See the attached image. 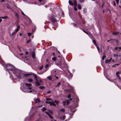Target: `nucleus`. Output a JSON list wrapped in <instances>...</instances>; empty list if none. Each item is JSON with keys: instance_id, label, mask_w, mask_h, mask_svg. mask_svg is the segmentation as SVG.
<instances>
[{"instance_id": "1", "label": "nucleus", "mask_w": 121, "mask_h": 121, "mask_svg": "<svg viewBox=\"0 0 121 121\" xmlns=\"http://www.w3.org/2000/svg\"><path fill=\"white\" fill-rule=\"evenodd\" d=\"M4 62H3L2 65L4 67L6 68V70L8 71L10 75V72L9 71H11L13 73L15 76V74L14 73L16 74L17 73V70L18 69H16L11 64H7L6 65L4 64Z\"/></svg>"}, {"instance_id": "2", "label": "nucleus", "mask_w": 121, "mask_h": 121, "mask_svg": "<svg viewBox=\"0 0 121 121\" xmlns=\"http://www.w3.org/2000/svg\"><path fill=\"white\" fill-rule=\"evenodd\" d=\"M17 70V73L16 74L14 73V74H15V76L19 79H22L25 76H28L33 74V73L32 72H30L29 73L24 74L19 70Z\"/></svg>"}, {"instance_id": "3", "label": "nucleus", "mask_w": 121, "mask_h": 121, "mask_svg": "<svg viewBox=\"0 0 121 121\" xmlns=\"http://www.w3.org/2000/svg\"><path fill=\"white\" fill-rule=\"evenodd\" d=\"M49 19L53 23H55L57 21H59L60 19L59 17H57V16L54 15H53V16L51 17Z\"/></svg>"}, {"instance_id": "4", "label": "nucleus", "mask_w": 121, "mask_h": 121, "mask_svg": "<svg viewBox=\"0 0 121 121\" xmlns=\"http://www.w3.org/2000/svg\"><path fill=\"white\" fill-rule=\"evenodd\" d=\"M73 3L70 0L69 1V4L72 6H74L76 7L77 6V2L76 0H73Z\"/></svg>"}, {"instance_id": "5", "label": "nucleus", "mask_w": 121, "mask_h": 121, "mask_svg": "<svg viewBox=\"0 0 121 121\" xmlns=\"http://www.w3.org/2000/svg\"><path fill=\"white\" fill-rule=\"evenodd\" d=\"M60 68H64L66 66V65L65 61L62 60L60 61Z\"/></svg>"}, {"instance_id": "6", "label": "nucleus", "mask_w": 121, "mask_h": 121, "mask_svg": "<svg viewBox=\"0 0 121 121\" xmlns=\"http://www.w3.org/2000/svg\"><path fill=\"white\" fill-rule=\"evenodd\" d=\"M112 58H111L109 60L107 59L105 60V63H107L110 62L112 60Z\"/></svg>"}, {"instance_id": "7", "label": "nucleus", "mask_w": 121, "mask_h": 121, "mask_svg": "<svg viewBox=\"0 0 121 121\" xmlns=\"http://www.w3.org/2000/svg\"><path fill=\"white\" fill-rule=\"evenodd\" d=\"M31 55L32 58L33 59L35 58V54L34 52H32Z\"/></svg>"}, {"instance_id": "8", "label": "nucleus", "mask_w": 121, "mask_h": 121, "mask_svg": "<svg viewBox=\"0 0 121 121\" xmlns=\"http://www.w3.org/2000/svg\"><path fill=\"white\" fill-rule=\"evenodd\" d=\"M35 101L36 103H39L40 102V100L39 99H35Z\"/></svg>"}, {"instance_id": "9", "label": "nucleus", "mask_w": 121, "mask_h": 121, "mask_svg": "<svg viewBox=\"0 0 121 121\" xmlns=\"http://www.w3.org/2000/svg\"><path fill=\"white\" fill-rule=\"evenodd\" d=\"M54 102H51L50 103V104L51 105H52L53 106H55L56 105L54 103Z\"/></svg>"}, {"instance_id": "10", "label": "nucleus", "mask_w": 121, "mask_h": 121, "mask_svg": "<svg viewBox=\"0 0 121 121\" xmlns=\"http://www.w3.org/2000/svg\"><path fill=\"white\" fill-rule=\"evenodd\" d=\"M120 74V73L119 72H117L116 73L117 76L120 79V78L119 77V75L118 74Z\"/></svg>"}, {"instance_id": "11", "label": "nucleus", "mask_w": 121, "mask_h": 121, "mask_svg": "<svg viewBox=\"0 0 121 121\" xmlns=\"http://www.w3.org/2000/svg\"><path fill=\"white\" fill-rule=\"evenodd\" d=\"M35 84L37 86H39L40 85V83L37 82H35Z\"/></svg>"}, {"instance_id": "12", "label": "nucleus", "mask_w": 121, "mask_h": 121, "mask_svg": "<svg viewBox=\"0 0 121 121\" xmlns=\"http://www.w3.org/2000/svg\"><path fill=\"white\" fill-rule=\"evenodd\" d=\"M25 84L26 85V86L28 87L31 86V84L29 83H25Z\"/></svg>"}, {"instance_id": "13", "label": "nucleus", "mask_w": 121, "mask_h": 121, "mask_svg": "<svg viewBox=\"0 0 121 121\" xmlns=\"http://www.w3.org/2000/svg\"><path fill=\"white\" fill-rule=\"evenodd\" d=\"M20 28L19 26H17V28L15 30V31L16 32L18 31L19 30Z\"/></svg>"}, {"instance_id": "14", "label": "nucleus", "mask_w": 121, "mask_h": 121, "mask_svg": "<svg viewBox=\"0 0 121 121\" xmlns=\"http://www.w3.org/2000/svg\"><path fill=\"white\" fill-rule=\"evenodd\" d=\"M65 118V116H63L62 117H60V119L62 120H64Z\"/></svg>"}, {"instance_id": "15", "label": "nucleus", "mask_w": 121, "mask_h": 121, "mask_svg": "<svg viewBox=\"0 0 121 121\" xmlns=\"http://www.w3.org/2000/svg\"><path fill=\"white\" fill-rule=\"evenodd\" d=\"M78 8L79 9H80L82 8V7L81 5L79 4H78Z\"/></svg>"}, {"instance_id": "16", "label": "nucleus", "mask_w": 121, "mask_h": 121, "mask_svg": "<svg viewBox=\"0 0 121 121\" xmlns=\"http://www.w3.org/2000/svg\"><path fill=\"white\" fill-rule=\"evenodd\" d=\"M8 18V17L7 16H5L3 17H0L1 18H2L3 19H6Z\"/></svg>"}, {"instance_id": "17", "label": "nucleus", "mask_w": 121, "mask_h": 121, "mask_svg": "<svg viewBox=\"0 0 121 121\" xmlns=\"http://www.w3.org/2000/svg\"><path fill=\"white\" fill-rule=\"evenodd\" d=\"M47 78L50 80H51L52 79V78H51V77L50 76H49Z\"/></svg>"}, {"instance_id": "18", "label": "nucleus", "mask_w": 121, "mask_h": 121, "mask_svg": "<svg viewBox=\"0 0 121 121\" xmlns=\"http://www.w3.org/2000/svg\"><path fill=\"white\" fill-rule=\"evenodd\" d=\"M34 75V77L35 78L36 80V81H38V80L37 79V77L36 75H35L34 73H33V74Z\"/></svg>"}, {"instance_id": "19", "label": "nucleus", "mask_w": 121, "mask_h": 121, "mask_svg": "<svg viewBox=\"0 0 121 121\" xmlns=\"http://www.w3.org/2000/svg\"><path fill=\"white\" fill-rule=\"evenodd\" d=\"M119 32H114L113 33V34L114 35H116L117 34H119Z\"/></svg>"}, {"instance_id": "20", "label": "nucleus", "mask_w": 121, "mask_h": 121, "mask_svg": "<svg viewBox=\"0 0 121 121\" xmlns=\"http://www.w3.org/2000/svg\"><path fill=\"white\" fill-rule=\"evenodd\" d=\"M60 111H61V112H65V109H64V108H62L60 110Z\"/></svg>"}, {"instance_id": "21", "label": "nucleus", "mask_w": 121, "mask_h": 121, "mask_svg": "<svg viewBox=\"0 0 121 121\" xmlns=\"http://www.w3.org/2000/svg\"><path fill=\"white\" fill-rule=\"evenodd\" d=\"M93 42L94 43V45L96 46H97V45L96 44L95 41V40H93Z\"/></svg>"}, {"instance_id": "22", "label": "nucleus", "mask_w": 121, "mask_h": 121, "mask_svg": "<svg viewBox=\"0 0 121 121\" xmlns=\"http://www.w3.org/2000/svg\"><path fill=\"white\" fill-rule=\"evenodd\" d=\"M28 81L29 82H32L33 81V80L31 78H29L28 79Z\"/></svg>"}, {"instance_id": "23", "label": "nucleus", "mask_w": 121, "mask_h": 121, "mask_svg": "<svg viewBox=\"0 0 121 121\" xmlns=\"http://www.w3.org/2000/svg\"><path fill=\"white\" fill-rule=\"evenodd\" d=\"M56 65H57L58 66H59L60 67V62H59V63H57L56 64Z\"/></svg>"}, {"instance_id": "24", "label": "nucleus", "mask_w": 121, "mask_h": 121, "mask_svg": "<svg viewBox=\"0 0 121 121\" xmlns=\"http://www.w3.org/2000/svg\"><path fill=\"white\" fill-rule=\"evenodd\" d=\"M79 1L81 3H83L84 2V0H79Z\"/></svg>"}, {"instance_id": "25", "label": "nucleus", "mask_w": 121, "mask_h": 121, "mask_svg": "<svg viewBox=\"0 0 121 121\" xmlns=\"http://www.w3.org/2000/svg\"><path fill=\"white\" fill-rule=\"evenodd\" d=\"M52 60L54 61H55L56 60V57H54L52 58Z\"/></svg>"}, {"instance_id": "26", "label": "nucleus", "mask_w": 121, "mask_h": 121, "mask_svg": "<svg viewBox=\"0 0 121 121\" xmlns=\"http://www.w3.org/2000/svg\"><path fill=\"white\" fill-rule=\"evenodd\" d=\"M43 68V66L42 65V66H41L39 67V70H41Z\"/></svg>"}, {"instance_id": "27", "label": "nucleus", "mask_w": 121, "mask_h": 121, "mask_svg": "<svg viewBox=\"0 0 121 121\" xmlns=\"http://www.w3.org/2000/svg\"><path fill=\"white\" fill-rule=\"evenodd\" d=\"M86 8H84L83 10V12L85 13L86 12Z\"/></svg>"}, {"instance_id": "28", "label": "nucleus", "mask_w": 121, "mask_h": 121, "mask_svg": "<svg viewBox=\"0 0 121 121\" xmlns=\"http://www.w3.org/2000/svg\"><path fill=\"white\" fill-rule=\"evenodd\" d=\"M46 110V109L44 107H43L42 108V111L44 112Z\"/></svg>"}, {"instance_id": "29", "label": "nucleus", "mask_w": 121, "mask_h": 121, "mask_svg": "<svg viewBox=\"0 0 121 121\" xmlns=\"http://www.w3.org/2000/svg\"><path fill=\"white\" fill-rule=\"evenodd\" d=\"M54 102H55L56 104H58L59 102L58 101L56 100H55L54 101Z\"/></svg>"}, {"instance_id": "30", "label": "nucleus", "mask_w": 121, "mask_h": 121, "mask_svg": "<svg viewBox=\"0 0 121 121\" xmlns=\"http://www.w3.org/2000/svg\"><path fill=\"white\" fill-rule=\"evenodd\" d=\"M60 82H59L58 83V84H57V85H54V86H55V87H57L58 85H60Z\"/></svg>"}, {"instance_id": "31", "label": "nucleus", "mask_w": 121, "mask_h": 121, "mask_svg": "<svg viewBox=\"0 0 121 121\" xmlns=\"http://www.w3.org/2000/svg\"><path fill=\"white\" fill-rule=\"evenodd\" d=\"M60 82H59L58 83V84H57V85H54V86H55V87H57L58 85H60Z\"/></svg>"}, {"instance_id": "32", "label": "nucleus", "mask_w": 121, "mask_h": 121, "mask_svg": "<svg viewBox=\"0 0 121 121\" xmlns=\"http://www.w3.org/2000/svg\"><path fill=\"white\" fill-rule=\"evenodd\" d=\"M60 82H59L58 83V84H57V85H54V86H55V87H57L58 85H60Z\"/></svg>"}, {"instance_id": "33", "label": "nucleus", "mask_w": 121, "mask_h": 121, "mask_svg": "<svg viewBox=\"0 0 121 121\" xmlns=\"http://www.w3.org/2000/svg\"><path fill=\"white\" fill-rule=\"evenodd\" d=\"M39 88L40 89H43L44 88V87L43 86H39Z\"/></svg>"}, {"instance_id": "34", "label": "nucleus", "mask_w": 121, "mask_h": 121, "mask_svg": "<svg viewBox=\"0 0 121 121\" xmlns=\"http://www.w3.org/2000/svg\"><path fill=\"white\" fill-rule=\"evenodd\" d=\"M51 6L53 7V8H54L55 7L54 5H56L55 4L54 5L53 4H52V3H51Z\"/></svg>"}, {"instance_id": "35", "label": "nucleus", "mask_w": 121, "mask_h": 121, "mask_svg": "<svg viewBox=\"0 0 121 121\" xmlns=\"http://www.w3.org/2000/svg\"><path fill=\"white\" fill-rule=\"evenodd\" d=\"M106 57V56L105 55L103 56L102 57V59L103 60H104V58Z\"/></svg>"}, {"instance_id": "36", "label": "nucleus", "mask_w": 121, "mask_h": 121, "mask_svg": "<svg viewBox=\"0 0 121 121\" xmlns=\"http://www.w3.org/2000/svg\"><path fill=\"white\" fill-rule=\"evenodd\" d=\"M67 105H68L69 103V100H67L66 101Z\"/></svg>"}, {"instance_id": "37", "label": "nucleus", "mask_w": 121, "mask_h": 121, "mask_svg": "<svg viewBox=\"0 0 121 121\" xmlns=\"http://www.w3.org/2000/svg\"><path fill=\"white\" fill-rule=\"evenodd\" d=\"M46 99L47 101H50L51 100V99L50 98H46Z\"/></svg>"}, {"instance_id": "38", "label": "nucleus", "mask_w": 121, "mask_h": 121, "mask_svg": "<svg viewBox=\"0 0 121 121\" xmlns=\"http://www.w3.org/2000/svg\"><path fill=\"white\" fill-rule=\"evenodd\" d=\"M45 113L47 114V115H48V116H49L50 115L49 113L47 111H45Z\"/></svg>"}, {"instance_id": "39", "label": "nucleus", "mask_w": 121, "mask_h": 121, "mask_svg": "<svg viewBox=\"0 0 121 121\" xmlns=\"http://www.w3.org/2000/svg\"><path fill=\"white\" fill-rule=\"evenodd\" d=\"M63 105L64 106L65 105V103H66L65 101H63Z\"/></svg>"}, {"instance_id": "40", "label": "nucleus", "mask_w": 121, "mask_h": 121, "mask_svg": "<svg viewBox=\"0 0 121 121\" xmlns=\"http://www.w3.org/2000/svg\"><path fill=\"white\" fill-rule=\"evenodd\" d=\"M114 56H116L117 57L118 56V55L117 54H114Z\"/></svg>"}, {"instance_id": "41", "label": "nucleus", "mask_w": 121, "mask_h": 121, "mask_svg": "<svg viewBox=\"0 0 121 121\" xmlns=\"http://www.w3.org/2000/svg\"><path fill=\"white\" fill-rule=\"evenodd\" d=\"M36 121H42V120L41 119H39L37 120Z\"/></svg>"}, {"instance_id": "42", "label": "nucleus", "mask_w": 121, "mask_h": 121, "mask_svg": "<svg viewBox=\"0 0 121 121\" xmlns=\"http://www.w3.org/2000/svg\"><path fill=\"white\" fill-rule=\"evenodd\" d=\"M71 97V95H68V98H70Z\"/></svg>"}, {"instance_id": "43", "label": "nucleus", "mask_w": 121, "mask_h": 121, "mask_svg": "<svg viewBox=\"0 0 121 121\" xmlns=\"http://www.w3.org/2000/svg\"><path fill=\"white\" fill-rule=\"evenodd\" d=\"M74 10L76 11H77V8L75 6H74Z\"/></svg>"}, {"instance_id": "44", "label": "nucleus", "mask_w": 121, "mask_h": 121, "mask_svg": "<svg viewBox=\"0 0 121 121\" xmlns=\"http://www.w3.org/2000/svg\"><path fill=\"white\" fill-rule=\"evenodd\" d=\"M112 3H113L114 4V6H115L116 5V4L115 3V2L114 1H113Z\"/></svg>"}, {"instance_id": "45", "label": "nucleus", "mask_w": 121, "mask_h": 121, "mask_svg": "<svg viewBox=\"0 0 121 121\" xmlns=\"http://www.w3.org/2000/svg\"><path fill=\"white\" fill-rule=\"evenodd\" d=\"M29 90H31L32 89V87H28V88H27Z\"/></svg>"}, {"instance_id": "46", "label": "nucleus", "mask_w": 121, "mask_h": 121, "mask_svg": "<svg viewBox=\"0 0 121 121\" xmlns=\"http://www.w3.org/2000/svg\"><path fill=\"white\" fill-rule=\"evenodd\" d=\"M25 60H28V59L26 58V57L25 56V58H24Z\"/></svg>"}, {"instance_id": "47", "label": "nucleus", "mask_w": 121, "mask_h": 121, "mask_svg": "<svg viewBox=\"0 0 121 121\" xmlns=\"http://www.w3.org/2000/svg\"><path fill=\"white\" fill-rule=\"evenodd\" d=\"M116 2L117 3V4H118L119 2V0H116Z\"/></svg>"}, {"instance_id": "48", "label": "nucleus", "mask_w": 121, "mask_h": 121, "mask_svg": "<svg viewBox=\"0 0 121 121\" xmlns=\"http://www.w3.org/2000/svg\"><path fill=\"white\" fill-rule=\"evenodd\" d=\"M28 35L29 36H30L31 34V33H28Z\"/></svg>"}, {"instance_id": "49", "label": "nucleus", "mask_w": 121, "mask_h": 121, "mask_svg": "<svg viewBox=\"0 0 121 121\" xmlns=\"http://www.w3.org/2000/svg\"><path fill=\"white\" fill-rule=\"evenodd\" d=\"M49 66V65L48 64H47L45 66V67L46 68L48 67Z\"/></svg>"}, {"instance_id": "50", "label": "nucleus", "mask_w": 121, "mask_h": 121, "mask_svg": "<svg viewBox=\"0 0 121 121\" xmlns=\"http://www.w3.org/2000/svg\"><path fill=\"white\" fill-rule=\"evenodd\" d=\"M32 91L30 90V91H27L26 92H28V93H31V92H32Z\"/></svg>"}, {"instance_id": "51", "label": "nucleus", "mask_w": 121, "mask_h": 121, "mask_svg": "<svg viewBox=\"0 0 121 121\" xmlns=\"http://www.w3.org/2000/svg\"><path fill=\"white\" fill-rule=\"evenodd\" d=\"M97 48L98 51H99V48L98 47H97Z\"/></svg>"}, {"instance_id": "52", "label": "nucleus", "mask_w": 121, "mask_h": 121, "mask_svg": "<svg viewBox=\"0 0 121 121\" xmlns=\"http://www.w3.org/2000/svg\"><path fill=\"white\" fill-rule=\"evenodd\" d=\"M21 13H22V14L23 15H24V16H25V14H24V13H23V12L22 11H21Z\"/></svg>"}, {"instance_id": "53", "label": "nucleus", "mask_w": 121, "mask_h": 121, "mask_svg": "<svg viewBox=\"0 0 121 121\" xmlns=\"http://www.w3.org/2000/svg\"><path fill=\"white\" fill-rule=\"evenodd\" d=\"M28 53H29L28 52H25V54L26 55H28Z\"/></svg>"}, {"instance_id": "54", "label": "nucleus", "mask_w": 121, "mask_h": 121, "mask_svg": "<svg viewBox=\"0 0 121 121\" xmlns=\"http://www.w3.org/2000/svg\"><path fill=\"white\" fill-rule=\"evenodd\" d=\"M82 30L84 32H85V33H86V34H87V32H86V31H85V30Z\"/></svg>"}, {"instance_id": "55", "label": "nucleus", "mask_w": 121, "mask_h": 121, "mask_svg": "<svg viewBox=\"0 0 121 121\" xmlns=\"http://www.w3.org/2000/svg\"><path fill=\"white\" fill-rule=\"evenodd\" d=\"M50 102L49 101H46V103H48V104H49V103L50 104V102Z\"/></svg>"}, {"instance_id": "56", "label": "nucleus", "mask_w": 121, "mask_h": 121, "mask_svg": "<svg viewBox=\"0 0 121 121\" xmlns=\"http://www.w3.org/2000/svg\"><path fill=\"white\" fill-rule=\"evenodd\" d=\"M49 117H50V118L51 119H52V116H50V115H49Z\"/></svg>"}, {"instance_id": "57", "label": "nucleus", "mask_w": 121, "mask_h": 121, "mask_svg": "<svg viewBox=\"0 0 121 121\" xmlns=\"http://www.w3.org/2000/svg\"><path fill=\"white\" fill-rule=\"evenodd\" d=\"M30 41V39L29 40H28V41L27 42V43H28Z\"/></svg>"}, {"instance_id": "58", "label": "nucleus", "mask_w": 121, "mask_h": 121, "mask_svg": "<svg viewBox=\"0 0 121 121\" xmlns=\"http://www.w3.org/2000/svg\"><path fill=\"white\" fill-rule=\"evenodd\" d=\"M51 92L50 91H48L47 92V93H48V94H49V93H50Z\"/></svg>"}, {"instance_id": "59", "label": "nucleus", "mask_w": 121, "mask_h": 121, "mask_svg": "<svg viewBox=\"0 0 121 121\" xmlns=\"http://www.w3.org/2000/svg\"><path fill=\"white\" fill-rule=\"evenodd\" d=\"M73 26H74V27L76 26V25L74 24H73Z\"/></svg>"}, {"instance_id": "60", "label": "nucleus", "mask_w": 121, "mask_h": 121, "mask_svg": "<svg viewBox=\"0 0 121 121\" xmlns=\"http://www.w3.org/2000/svg\"><path fill=\"white\" fill-rule=\"evenodd\" d=\"M70 77H72V75L71 74H70Z\"/></svg>"}, {"instance_id": "61", "label": "nucleus", "mask_w": 121, "mask_h": 121, "mask_svg": "<svg viewBox=\"0 0 121 121\" xmlns=\"http://www.w3.org/2000/svg\"><path fill=\"white\" fill-rule=\"evenodd\" d=\"M55 77H56V79H58V77L56 76H55Z\"/></svg>"}, {"instance_id": "62", "label": "nucleus", "mask_w": 121, "mask_h": 121, "mask_svg": "<svg viewBox=\"0 0 121 121\" xmlns=\"http://www.w3.org/2000/svg\"><path fill=\"white\" fill-rule=\"evenodd\" d=\"M15 32V31H14V32H13V33H12V35H14V33Z\"/></svg>"}, {"instance_id": "63", "label": "nucleus", "mask_w": 121, "mask_h": 121, "mask_svg": "<svg viewBox=\"0 0 121 121\" xmlns=\"http://www.w3.org/2000/svg\"><path fill=\"white\" fill-rule=\"evenodd\" d=\"M42 105H41L40 106H38V107H42Z\"/></svg>"}, {"instance_id": "64", "label": "nucleus", "mask_w": 121, "mask_h": 121, "mask_svg": "<svg viewBox=\"0 0 121 121\" xmlns=\"http://www.w3.org/2000/svg\"><path fill=\"white\" fill-rule=\"evenodd\" d=\"M118 48L117 47H116L115 48V49H116V50H117V48Z\"/></svg>"}]
</instances>
